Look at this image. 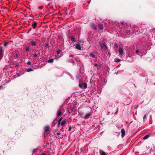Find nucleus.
I'll list each match as a JSON object with an SVG mask.
<instances>
[{
	"mask_svg": "<svg viewBox=\"0 0 155 155\" xmlns=\"http://www.w3.org/2000/svg\"><path fill=\"white\" fill-rule=\"evenodd\" d=\"M37 151V150L36 149H34L33 150V154L34 153H35V152L36 151Z\"/></svg>",
	"mask_w": 155,
	"mask_h": 155,
	"instance_id": "cd10ccee",
	"label": "nucleus"
},
{
	"mask_svg": "<svg viewBox=\"0 0 155 155\" xmlns=\"http://www.w3.org/2000/svg\"><path fill=\"white\" fill-rule=\"evenodd\" d=\"M75 48L76 49L79 50H81V46L79 44H76L75 45Z\"/></svg>",
	"mask_w": 155,
	"mask_h": 155,
	"instance_id": "1a4fd4ad",
	"label": "nucleus"
},
{
	"mask_svg": "<svg viewBox=\"0 0 155 155\" xmlns=\"http://www.w3.org/2000/svg\"><path fill=\"white\" fill-rule=\"evenodd\" d=\"M124 21H122L121 23V24L123 25H124Z\"/></svg>",
	"mask_w": 155,
	"mask_h": 155,
	"instance_id": "ea45409f",
	"label": "nucleus"
},
{
	"mask_svg": "<svg viewBox=\"0 0 155 155\" xmlns=\"http://www.w3.org/2000/svg\"><path fill=\"white\" fill-rule=\"evenodd\" d=\"M60 123H61L60 122H59V121H58V127H59Z\"/></svg>",
	"mask_w": 155,
	"mask_h": 155,
	"instance_id": "c756f323",
	"label": "nucleus"
},
{
	"mask_svg": "<svg viewBox=\"0 0 155 155\" xmlns=\"http://www.w3.org/2000/svg\"><path fill=\"white\" fill-rule=\"evenodd\" d=\"M114 46H115L116 48H118V45H117V44H115V45H114Z\"/></svg>",
	"mask_w": 155,
	"mask_h": 155,
	"instance_id": "c9c22d12",
	"label": "nucleus"
},
{
	"mask_svg": "<svg viewBox=\"0 0 155 155\" xmlns=\"http://www.w3.org/2000/svg\"><path fill=\"white\" fill-rule=\"evenodd\" d=\"M139 52V51L138 50H136V53L137 54H138V53Z\"/></svg>",
	"mask_w": 155,
	"mask_h": 155,
	"instance_id": "4c0bfd02",
	"label": "nucleus"
},
{
	"mask_svg": "<svg viewBox=\"0 0 155 155\" xmlns=\"http://www.w3.org/2000/svg\"><path fill=\"white\" fill-rule=\"evenodd\" d=\"M28 64V65H31V63L30 61H29L28 62V63H27Z\"/></svg>",
	"mask_w": 155,
	"mask_h": 155,
	"instance_id": "72a5a7b5",
	"label": "nucleus"
},
{
	"mask_svg": "<svg viewBox=\"0 0 155 155\" xmlns=\"http://www.w3.org/2000/svg\"><path fill=\"white\" fill-rule=\"evenodd\" d=\"M94 66H95V67H97L98 66V64H94Z\"/></svg>",
	"mask_w": 155,
	"mask_h": 155,
	"instance_id": "f704fd0d",
	"label": "nucleus"
},
{
	"mask_svg": "<svg viewBox=\"0 0 155 155\" xmlns=\"http://www.w3.org/2000/svg\"><path fill=\"white\" fill-rule=\"evenodd\" d=\"M149 135L148 134L147 135H146L145 136H144L143 137V139H146L147 138H148L149 137Z\"/></svg>",
	"mask_w": 155,
	"mask_h": 155,
	"instance_id": "6ab92c4d",
	"label": "nucleus"
},
{
	"mask_svg": "<svg viewBox=\"0 0 155 155\" xmlns=\"http://www.w3.org/2000/svg\"><path fill=\"white\" fill-rule=\"evenodd\" d=\"M119 50L120 55H122L123 53V49L121 47H119Z\"/></svg>",
	"mask_w": 155,
	"mask_h": 155,
	"instance_id": "0eeeda50",
	"label": "nucleus"
},
{
	"mask_svg": "<svg viewBox=\"0 0 155 155\" xmlns=\"http://www.w3.org/2000/svg\"><path fill=\"white\" fill-rule=\"evenodd\" d=\"M101 155H107V154L104 151H102V153L101 154Z\"/></svg>",
	"mask_w": 155,
	"mask_h": 155,
	"instance_id": "5701e85b",
	"label": "nucleus"
},
{
	"mask_svg": "<svg viewBox=\"0 0 155 155\" xmlns=\"http://www.w3.org/2000/svg\"><path fill=\"white\" fill-rule=\"evenodd\" d=\"M101 47L102 49H104L105 50L107 49V46L103 42L101 44Z\"/></svg>",
	"mask_w": 155,
	"mask_h": 155,
	"instance_id": "7ed1b4c3",
	"label": "nucleus"
},
{
	"mask_svg": "<svg viewBox=\"0 0 155 155\" xmlns=\"http://www.w3.org/2000/svg\"><path fill=\"white\" fill-rule=\"evenodd\" d=\"M71 40L72 41H74L75 38L73 37L72 36L71 37Z\"/></svg>",
	"mask_w": 155,
	"mask_h": 155,
	"instance_id": "b1692460",
	"label": "nucleus"
},
{
	"mask_svg": "<svg viewBox=\"0 0 155 155\" xmlns=\"http://www.w3.org/2000/svg\"><path fill=\"white\" fill-rule=\"evenodd\" d=\"M83 85L84 86V89L86 88L87 87V84L85 83H84L83 84Z\"/></svg>",
	"mask_w": 155,
	"mask_h": 155,
	"instance_id": "dca6fc26",
	"label": "nucleus"
},
{
	"mask_svg": "<svg viewBox=\"0 0 155 155\" xmlns=\"http://www.w3.org/2000/svg\"><path fill=\"white\" fill-rule=\"evenodd\" d=\"M146 115L145 114L144 116L143 117V120H144L146 119Z\"/></svg>",
	"mask_w": 155,
	"mask_h": 155,
	"instance_id": "c85d7f7f",
	"label": "nucleus"
},
{
	"mask_svg": "<svg viewBox=\"0 0 155 155\" xmlns=\"http://www.w3.org/2000/svg\"><path fill=\"white\" fill-rule=\"evenodd\" d=\"M63 119L62 117H61L59 120L58 121L60 122Z\"/></svg>",
	"mask_w": 155,
	"mask_h": 155,
	"instance_id": "473e14b6",
	"label": "nucleus"
},
{
	"mask_svg": "<svg viewBox=\"0 0 155 155\" xmlns=\"http://www.w3.org/2000/svg\"><path fill=\"white\" fill-rule=\"evenodd\" d=\"M71 126H70L69 128V131H71Z\"/></svg>",
	"mask_w": 155,
	"mask_h": 155,
	"instance_id": "2f4dec72",
	"label": "nucleus"
},
{
	"mask_svg": "<svg viewBox=\"0 0 155 155\" xmlns=\"http://www.w3.org/2000/svg\"><path fill=\"white\" fill-rule=\"evenodd\" d=\"M45 47L47 48H48L49 47L48 44L47 42H46L45 43Z\"/></svg>",
	"mask_w": 155,
	"mask_h": 155,
	"instance_id": "aec40b11",
	"label": "nucleus"
},
{
	"mask_svg": "<svg viewBox=\"0 0 155 155\" xmlns=\"http://www.w3.org/2000/svg\"><path fill=\"white\" fill-rule=\"evenodd\" d=\"M99 28L101 30H103L104 28L103 25L102 24H99L98 25Z\"/></svg>",
	"mask_w": 155,
	"mask_h": 155,
	"instance_id": "9b49d317",
	"label": "nucleus"
},
{
	"mask_svg": "<svg viewBox=\"0 0 155 155\" xmlns=\"http://www.w3.org/2000/svg\"><path fill=\"white\" fill-rule=\"evenodd\" d=\"M37 54H34V57H37Z\"/></svg>",
	"mask_w": 155,
	"mask_h": 155,
	"instance_id": "e433bc0d",
	"label": "nucleus"
},
{
	"mask_svg": "<svg viewBox=\"0 0 155 155\" xmlns=\"http://www.w3.org/2000/svg\"><path fill=\"white\" fill-rule=\"evenodd\" d=\"M121 137L123 138L125 135V131L124 129H122L121 130Z\"/></svg>",
	"mask_w": 155,
	"mask_h": 155,
	"instance_id": "423d86ee",
	"label": "nucleus"
},
{
	"mask_svg": "<svg viewBox=\"0 0 155 155\" xmlns=\"http://www.w3.org/2000/svg\"><path fill=\"white\" fill-rule=\"evenodd\" d=\"M66 123V121L65 120H63L61 122V126H63Z\"/></svg>",
	"mask_w": 155,
	"mask_h": 155,
	"instance_id": "f3484780",
	"label": "nucleus"
},
{
	"mask_svg": "<svg viewBox=\"0 0 155 155\" xmlns=\"http://www.w3.org/2000/svg\"><path fill=\"white\" fill-rule=\"evenodd\" d=\"M29 48L28 47H27L26 49V51H29Z\"/></svg>",
	"mask_w": 155,
	"mask_h": 155,
	"instance_id": "bb28decb",
	"label": "nucleus"
},
{
	"mask_svg": "<svg viewBox=\"0 0 155 155\" xmlns=\"http://www.w3.org/2000/svg\"><path fill=\"white\" fill-rule=\"evenodd\" d=\"M61 51L60 50H58L57 51V54H59L60 53V52Z\"/></svg>",
	"mask_w": 155,
	"mask_h": 155,
	"instance_id": "a878e982",
	"label": "nucleus"
},
{
	"mask_svg": "<svg viewBox=\"0 0 155 155\" xmlns=\"http://www.w3.org/2000/svg\"><path fill=\"white\" fill-rule=\"evenodd\" d=\"M31 29V28H30V29L29 30V31H30Z\"/></svg>",
	"mask_w": 155,
	"mask_h": 155,
	"instance_id": "37998d69",
	"label": "nucleus"
},
{
	"mask_svg": "<svg viewBox=\"0 0 155 155\" xmlns=\"http://www.w3.org/2000/svg\"><path fill=\"white\" fill-rule=\"evenodd\" d=\"M8 44V42H5L4 44V46H6Z\"/></svg>",
	"mask_w": 155,
	"mask_h": 155,
	"instance_id": "4be33fe9",
	"label": "nucleus"
},
{
	"mask_svg": "<svg viewBox=\"0 0 155 155\" xmlns=\"http://www.w3.org/2000/svg\"><path fill=\"white\" fill-rule=\"evenodd\" d=\"M50 127L48 126H46L45 127L44 130L45 131H47L49 130Z\"/></svg>",
	"mask_w": 155,
	"mask_h": 155,
	"instance_id": "f8f14e48",
	"label": "nucleus"
},
{
	"mask_svg": "<svg viewBox=\"0 0 155 155\" xmlns=\"http://www.w3.org/2000/svg\"><path fill=\"white\" fill-rule=\"evenodd\" d=\"M42 8V7H39L38 8L39 9H40V8Z\"/></svg>",
	"mask_w": 155,
	"mask_h": 155,
	"instance_id": "a19ab883",
	"label": "nucleus"
},
{
	"mask_svg": "<svg viewBox=\"0 0 155 155\" xmlns=\"http://www.w3.org/2000/svg\"><path fill=\"white\" fill-rule=\"evenodd\" d=\"M57 134L58 135H60L61 134L60 133H59V132L57 133Z\"/></svg>",
	"mask_w": 155,
	"mask_h": 155,
	"instance_id": "58836bf2",
	"label": "nucleus"
},
{
	"mask_svg": "<svg viewBox=\"0 0 155 155\" xmlns=\"http://www.w3.org/2000/svg\"><path fill=\"white\" fill-rule=\"evenodd\" d=\"M79 87L81 88H83V84H80L79 85Z\"/></svg>",
	"mask_w": 155,
	"mask_h": 155,
	"instance_id": "412c9836",
	"label": "nucleus"
},
{
	"mask_svg": "<svg viewBox=\"0 0 155 155\" xmlns=\"http://www.w3.org/2000/svg\"><path fill=\"white\" fill-rule=\"evenodd\" d=\"M19 53H17L16 54L15 56H16V58H18V56H19Z\"/></svg>",
	"mask_w": 155,
	"mask_h": 155,
	"instance_id": "393cba45",
	"label": "nucleus"
},
{
	"mask_svg": "<svg viewBox=\"0 0 155 155\" xmlns=\"http://www.w3.org/2000/svg\"><path fill=\"white\" fill-rule=\"evenodd\" d=\"M91 109L89 107H86L84 108H82L81 110H78V112L81 117L84 116L89 111H91Z\"/></svg>",
	"mask_w": 155,
	"mask_h": 155,
	"instance_id": "f257e3e1",
	"label": "nucleus"
},
{
	"mask_svg": "<svg viewBox=\"0 0 155 155\" xmlns=\"http://www.w3.org/2000/svg\"><path fill=\"white\" fill-rule=\"evenodd\" d=\"M41 155H46L45 153H43V154H42Z\"/></svg>",
	"mask_w": 155,
	"mask_h": 155,
	"instance_id": "79ce46f5",
	"label": "nucleus"
},
{
	"mask_svg": "<svg viewBox=\"0 0 155 155\" xmlns=\"http://www.w3.org/2000/svg\"><path fill=\"white\" fill-rule=\"evenodd\" d=\"M54 61V59L52 58L50 59L48 61V62L49 63H52Z\"/></svg>",
	"mask_w": 155,
	"mask_h": 155,
	"instance_id": "2eb2a0df",
	"label": "nucleus"
},
{
	"mask_svg": "<svg viewBox=\"0 0 155 155\" xmlns=\"http://www.w3.org/2000/svg\"><path fill=\"white\" fill-rule=\"evenodd\" d=\"M37 25V22L34 21V23L31 26L33 29H35L36 28Z\"/></svg>",
	"mask_w": 155,
	"mask_h": 155,
	"instance_id": "6e6552de",
	"label": "nucleus"
},
{
	"mask_svg": "<svg viewBox=\"0 0 155 155\" xmlns=\"http://www.w3.org/2000/svg\"><path fill=\"white\" fill-rule=\"evenodd\" d=\"M91 114V111H89L84 116L82 117L86 119H87L89 118V116Z\"/></svg>",
	"mask_w": 155,
	"mask_h": 155,
	"instance_id": "f03ea898",
	"label": "nucleus"
},
{
	"mask_svg": "<svg viewBox=\"0 0 155 155\" xmlns=\"http://www.w3.org/2000/svg\"><path fill=\"white\" fill-rule=\"evenodd\" d=\"M31 45L33 46H35L37 45V44L36 42L34 41L33 40H32L31 42Z\"/></svg>",
	"mask_w": 155,
	"mask_h": 155,
	"instance_id": "9d476101",
	"label": "nucleus"
},
{
	"mask_svg": "<svg viewBox=\"0 0 155 155\" xmlns=\"http://www.w3.org/2000/svg\"><path fill=\"white\" fill-rule=\"evenodd\" d=\"M61 112L60 110H58L57 111V116L58 117L61 115Z\"/></svg>",
	"mask_w": 155,
	"mask_h": 155,
	"instance_id": "ddd939ff",
	"label": "nucleus"
},
{
	"mask_svg": "<svg viewBox=\"0 0 155 155\" xmlns=\"http://www.w3.org/2000/svg\"><path fill=\"white\" fill-rule=\"evenodd\" d=\"M120 60L119 59H118L117 61H115L117 62H120Z\"/></svg>",
	"mask_w": 155,
	"mask_h": 155,
	"instance_id": "7c9ffc66",
	"label": "nucleus"
},
{
	"mask_svg": "<svg viewBox=\"0 0 155 155\" xmlns=\"http://www.w3.org/2000/svg\"><path fill=\"white\" fill-rule=\"evenodd\" d=\"M89 56L90 57L94 58L95 57V55L93 54L92 53H90L89 54Z\"/></svg>",
	"mask_w": 155,
	"mask_h": 155,
	"instance_id": "4468645a",
	"label": "nucleus"
},
{
	"mask_svg": "<svg viewBox=\"0 0 155 155\" xmlns=\"http://www.w3.org/2000/svg\"><path fill=\"white\" fill-rule=\"evenodd\" d=\"M33 71V69L31 68H29L27 69V71L28 72H30L31 71Z\"/></svg>",
	"mask_w": 155,
	"mask_h": 155,
	"instance_id": "a211bd4d",
	"label": "nucleus"
},
{
	"mask_svg": "<svg viewBox=\"0 0 155 155\" xmlns=\"http://www.w3.org/2000/svg\"><path fill=\"white\" fill-rule=\"evenodd\" d=\"M4 51L3 50L2 48L1 47H0V56L1 58H2L3 54Z\"/></svg>",
	"mask_w": 155,
	"mask_h": 155,
	"instance_id": "39448f33",
	"label": "nucleus"
},
{
	"mask_svg": "<svg viewBox=\"0 0 155 155\" xmlns=\"http://www.w3.org/2000/svg\"><path fill=\"white\" fill-rule=\"evenodd\" d=\"M90 26L93 29L95 30H97V28L95 26V25L94 23H91L90 24Z\"/></svg>",
	"mask_w": 155,
	"mask_h": 155,
	"instance_id": "20e7f679",
	"label": "nucleus"
}]
</instances>
